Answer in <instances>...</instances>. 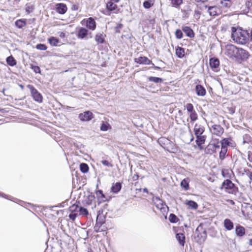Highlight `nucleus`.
<instances>
[{
  "label": "nucleus",
  "instance_id": "nucleus-1",
  "mask_svg": "<svg viewBox=\"0 0 252 252\" xmlns=\"http://www.w3.org/2000/svg\"><path fill=\"white\" fill-rule=\"evenodd\" d=\"M249 34L247 31L240 29L232 28L231 38L236 42L244 44L247 43L249 39Z\"/></svg>",
  "mask_w": 252,
  "mask_h": 252
},
{
  "label": "nucleus",
  "instance_id": "nucleus-2",
  "mask_svg": "<svg viewBox=\"0 0 252 252\" xmlns=\"http://www.w3.org/2000/svg\"><path fill=\"white\" fill-rule=\"evenodd\" d=\"M221 189H224L225 191L229 194L236 195L238 192V188L230 179L225 180L222 183Z\"/></svg>",
  "mask_w": 252,
  "mask_h": 252
},
{
  "label": "nucleus",
  "instance_id": "nucleus-3",
  "mask_svg": "<svg viewBox=\"0 0 252 252\" xmlns=\"http://www.w3.org/2000/svg\"><path fill=\"white\" fill-rule=\"evenodd\" d=\"M27 88L30 90L31 95L34 101L41 103L43 101L42 94L32 85H27Z\"/></svg>",
  "mask_w": 252,
  "mask_h": 252
},
{
  "label": "nucleus",
  "instance_id": "nucleus-4",
  "mask_svg": "<svg viewBox=\"0 0 252 252\" xmlns=\"http://www.w3.org/2000/svg\"><path fill=\"white\" fill-rule=\"evenodd\" d=\"M188 113L189 114V117L191 121L194 122L198 119V115L194 109L193 105L191 103H188L185 105Z\"/></svg>",
  "mask_w": 252,
  "mask_h": 252
},
{
  "label": "nucleus",
  "instance_id": "nucleus-5",
  "mask_svg": "<svg viewBox=\"0 0 252 252\" xmlns=\"http://www.w3.org/2000/svg\"><path fill=\"white\" fill-rule=\"evenodd\" d=\"M105 222V218L102 215H98L96 217L95 225L94 226V231L98 232L103 231V229H101L102 224Z\"/></svg>",
  "mask_w": 252,
  "mask_h": 252
},
{
  "label": "nucleus",
  "instance_id": "nucleus-6",
  "mask_svg": "<svg viewBox=\"0 0 252 252\" xmlns=\"http://www.w3.org/2000/svg\"><path fill=\"white\" fill-rule=\"evenodd\" d=\"M249 54L248 51L241 48H238L236 59L238 61H245L248 59Z\"/></svg>",
  "mask_w": 252,
  "mask_h": 252
},
{
  "label": "nucleus",
  "instance_id": "nucleus-7",
  "mask_svg": "<svg viewBox=\"0 0 252 252\" xmlns=\"http://www.w3.org/2000/svg\"><path fill=\"white\" fill-rule=\"evenodd\" d=\"M210 130L213 134L219 137H220L224 132L223 128L220 125H213Z\"/></svg>",
  "mask_w": 252,
  "mask_h": 252
},
{
  "label": "nucleus",
  "instance_id": "nucleus-8",
  "mask_svg": "<svg viewBox=\"0 0 252 252\" xmlns=\"http://www.w3.org/2000/svg\"><path fill=\"white\" fill-rule=\"evenodd\" d=\"M78 118L83 122L90 121L93 118V114L90 111H87L79 114Z\"/></svg>",
  "mask_w": 252,
  "mask_h": 252
},
{
  "label": "nucleus",
  "instance_id": "nucleus-9",
  "mask_svg": "<svg viewBox=\"0 0 252 252\" xmlns=\"http://www.w3.org/2000/svg\"><path fill=\"white\" fill-rule=\"evenodd\" d=\"M238 47L232 45H227L226 46V50L227 54L230 57H234L236 58Z\"/></svg>",
  "mask_w": 252,
  "mask_h": 252
},
{
  "label": "nucleus",
  "instance_id": "nucleus-10",
  "mask_svg": "<svg viewBox=\"0 0 252 252\" xmlns=\"http://www.w3.org/2000/svg\"><path fill=\"white\" fill-rule=\"evenodd\" d=\"M206 7H208L207 11L211 16H215L218 15L221 12L220 9L217 6L208 7L206 6Z\"/></svg>",
  "mask_w": 252,
  "mask_h": 252
},
{
  "label": "nucleus",
  "instance_id": "nucleus-11",
  "mask_svg": "<svg viewBox=\"0 0 252 252\" xmlns=\"http://www.w3.org/2000/svg\"><path fill=\"white\" fill-rule=\"evenodd\" d=\"M134 61L135 63L139 64H152V65H154V64L152 63V61L149 60L146 57L144 56L135 58Z\"/></svg>",
  "mask_w": 252,
  "mask_h": 252
},
{
  "label": "nucleus",
  "instance_id": "nucleus-12",
  "mask_svg": "<svg viewBox=\"0 0 252 252\" xmlns=\"http://www.w3.org/2000/svg\"><path fill=\"white\" fill-rule=\"evenodd\" d=\"M118 8L117 5L115 2L108 1L106 3V9L107 15H110V12L116 10Z\"/></svg>",
  "mask_w": 252,
  "mask_h": 252
},
{
  "label": "nucleus",
  "instance_id": "nucleus-13",
  "mask_svg": "<svg viewBox=\"0 0 252 252\" xmlns=\"http://www.w3.org/2000/svg\"><path fill=\"white\" fill-rule=\"evenodd\" d=\"M196 139L195 140V142L199 147L200 150L203 149L202 145L204 144L206 139V136L204 135H199V136H195Z\"/></svg>",
  "mask_w": 252,
  "mask_h": 252
},
{
  "label": "nucleus",
  "instance_id": "nucleus-14",
  "mask_svg": "<svg viewBox=\"0 0 252 252\" xmlns=\"http://www.w3.org/2000/svg\"><path fill=\"white\" fill-rule=\"evenodd\" d=\"M56 11L61 14H64L67 11V8L65 4L59 3L56 5Z\"/></svg>",
  "mask_w": 252,
  "mask_h": 252
},
{
  "label": "nucleus",
  "instance_id": "nucleus-15",
  "mask_svg": "<svg viewBox=\"0 0 252 252\" xmlns=\"http://www.w3.org/2000/svg\"><path fill=\"white\" fill-rule=\"evenodd\" d=\"M204 127L200 125L195 124L194 127V132L195 136L202 135L204 132Z\"/></svg>",
  "mask_w": 252,
  "mask_h": 252
},
{
  "label": "nucleus",
  "instance_id": "nucleus-16",
  "mask_svg": "<svg viewBox=\"0 0 252 252\" xmlns=\"http://www.w3.org/2000/svg\"><path fill=\"white\" fill-rule=\"evenodd\" d=\"M86 26L91 30H94L96 28V23L92 17L89 18L86 21Z\"/></svg>",
  "mask_w": 252,
  "mask_h": 252
},
{
  "label": "nucleus",
  "instance_id": "nucleus-17",
  "mask_svg": "<svg viewBox=\"0 0 252 252\" xmlns=\"http://www.w3.org/2000/svg\"><path fill=\"white\" fill-rule=\"evenodd\" d=\"M223 226L227 230H231L234 228L233 222L229 219H226L223 221Z\"/></svg>",
  "mask_w": 252,
  "mask_h": 252
},
{
  "label": "nucleus",
  "instance_id": "nucleus-18",
  "mask_svg": "<svg viewBox=\"0 0 252 252\" xmlns=\"http://www.w3.org/2000/svg\"><path fill=\"white\" fill-rule=\"evenodd\" d=\"M235 233L237 236L241 237L245 234V229L243 226L238 224L236 226Z\"/></svg>",
  "mask_w": 252,
  "mask_h": 252
},
{
  "label": "nucleus",
  "instance_id": "nucleus-19",
  "mask_svg": "<svg viewBox=\"0 0 252 252\" xmlns=\"http://www.w3.org/2000/svg\"><path fill=\"white\" fill-rule=\"evenodd\" d=\"M210 66L213 69L217 68L220 65V61L218 59L212 58L210 59Z\"/></svg>",
  "mask_w": 252,
  "mask_h": 252
},
{
  "label": "nucleus",
  "instance_id": "nucleus-20",
  "mask_svg": "<svg viewBox=\"0 0 252 252\" xmlns=\"http://www.w3.org/2000/svg\"><path fill=\"white\" fill-rule=\"evenodd\" d=\"M195 91L197 95L204 96L206 94L205 89L201 85H197L195 87Z\"/></svg>",
  "mask_w": 252,
  "mask_h": 252
},
{
  "label": "nucleus",
  "instance_id": "nucleus-21",
  "mask_svg": "<svg viewBox=\"0 0 252 252\" xmlns=\"http://www.w3.org/2000/svg\"><path fill=\"white\" fill-rule=\"evenodd\" d=\"M88 33V31L85 28H81L79 30L77 36L79 39H84Z\"/></svg>",
  "mask_w": 252,
  "mask_h": 252
},
{
  "label": "nucleus",
  "instance_id": "nucleus-22",
  "mask_svg": "<svg viewBox=\"0 0 252 252\" xmlns=\"http://www.w3.org/2000/svg\"><path fill=\"white\" fill-rule=\"evenodd\" d=\"M182 30L188 37L190 38L194 37V33L190 27L188 26L184 27L183 28Z\"/></svg>",
  "mask_w": 252,
  "mask_h": 252
},
{
  "label": "nucleus",
  "instance_id": "nucleus-23",
  "mask_svg": "<svg viewBox=\"0 0 252 252\" xmlns=\"http://www.w3.org/2000/svg\"><path fill=\"white\" fill-rule=\"evenodd\" d=\"M122 187V184L120 182L113 183L111 187V191L114 193H117L121 190Z\"/></svg>",
  "mask_w": 252,
  "mask_h": 252
},
{
  "label": "nucleus",
  "instance_id": "nucleus-24",
  "mask_svg": "<svg viewBox=\"0 0 252 252\" xmlns=\"http://www.w3.org/2000/svg\"><path fill=\"white\" fill-rule=\"evenodd\" d=\"M158 142L162 147H164L171 143V141L165 137H161L158 138Z\"/></svg>",
  "mask_w": 252,
  "mask_h": 252
},
{
  "label": "nucleus",
  "instance_id": "nucleus-25",
  "mask_svg": "<svg viewBox=\"0 0 252 252\" xmlns=\"http://www.w3.org/2000/svg\"><path fill=\"white\" fill-rule=\"evenodd\" d=\"M176 238L178 241L179 244L184 246L185 243V236L183 233H178L176 234Z\"/></svg>",
  "mask_w": 252,
  "mask_h": 252
},
{
  "label": "nucleus",
  "instance_id": "nucleus-26",
  "mask_svg": "<svg viewBox=\"0 0 252 252\" xmlns=\"http://www.w3.org/2000/svg\"><path fill=\"white\" fill-rule=\"evenodd\" d=\"M252 7V0H247L245 3V8L242 10L243 14H247L251 10Z\"/></svg>",
  "mask_w": 252,
  "mask_h": 252
},
{
  "label": "nucleus",
  "instance_id": "nucleus-27",
  "mask_svg": "<svg viewBox=\"0 0 252 252\" xmlns=\"http://www.w3.org/2000/svg\"><path fill=\"white\" fill-rule=\"evenodd\" d=\"M175 53H176V56L179 58H180V59L183 58L185 56V49L182 47L178 46L176 48Z\"/></svg>",
  "mask_w": 252,
  "mask_h": 252
},
{
  "label": "nucleus",
  "instance_id": "nucleus-28",
  "mask_svg": "<svg viewBox=\"0 0 252 252\" xmlns=\"http://www.w3.org/2000/svg\"><path fill=\"white\" fill-rule=\"evenodd\" d=\"M189 178H185L181 182V187L183 189H184L185 190H188L189 188Z\"/></svg>",
  "mask_w": 252,
  "mask_h": 252
},
{
  "label": "nucleus",
  "instance_id": "nucleus-29",
  "mask_svg": "<svg viewBox=\"0 0 252 252\" xmlns=\"http://www.w3.org/2000/svg\"><path fill=\"white\" fill-rule=\"evenodd\" d=\"M15 26L19 29H22L27 25L26 19H19L15 21Z\"/></svg>",
  "mask_w": 252,
  "mask_h": 252
},
{
  "label": "nucleus",
  "instance_id": "nucleus-30",
  "mask_svg": "<svg viewBox=\"0 0 252 252\" xmlns=\"http://www.w3.org/2000/svg\"><path fill=\"white\" fill-rule=\"evenodd\" d=\"M104 36L102 33H98L95 36V40L97 44H103L105 42Z\"/></svg>",
  "mask_w": 252,
  "mask_h": 252
},
{
  "label": "nucleus",
  "instance_id": "nucleus-31",
  "mask_svg": "<svg viewBox=\"0 0 252 252\" xmlns=\"http://www.w3.org/2000/svg\"><path fill=\"white\" fill-rule=\"evenodd\" d=\"M6 62L7 64L10 66H14L17 63L16 61L12 56L7 57L6 59Z\"/></svg>",
  "mask_w": 252,
  "mask_h": 252
},
{
  "label": "nucleus",
  "instance_id": "nucleus-32",
  "mask_svg": "<svg viewBox=\"0 0 252 252\" xmlns=\"http://www.w3.org/2000/svg\"><path fill=\"white\" fill-rule=\"evenodd\" d=\"M48 42L52 46H57L59 43V40L56 37L51 36L48 39Z\"/></svg>",
  "mask_w": 252,
  "mask_h": 252
},
{
  "label": "nucleus",
  "instance_id": "nucleus-33",
  "mask_svg": "<svg viewBox=\"0 0 252 252\" xmlns=\"http://www.w3.org/2000/svg\"><path fill=\"white\" fill-rule=\"evenodd\" d=\"M221 7L224 8H228L231 5V1L230 0H218Z\"/></svg>",
  "mask_w": 252,
  "mask_h": 252
},
{
  "label": "nucleus",
  "instance_id": "nucleus-34",
  "mask_svg": "<svg viewBox=\"0 0 252 252\" xmlns=\"http://www.w3.org/2000/svg\"><path fill=\"white\" fill-rule=\"evenodd\" d=\"M230 138H224L220 141V143L221 147L227 148V147L230 145Z\"/></svg>",
  "mask_w": 252,
  "mask_h": 252
},
{
  "label": "nucleus",
  "instance_id": "nucleus-35",
  "mask_svg": "<svg viewBox=\"0 0 252 252\" xmlns=\"http://www.w3.org/2000/svg\"><path fill=\"white\" fill-rule=\"evenodd\" d=\"M227 152V148L221 147V150L219 153V158L221 160H223L225 158L226 154Z\"/></svg>",
  "mask_w": 252,
  "mask_h": 252
},
{
  "label": "nucleus",
  "instance_id": "nucleus-36",
  "mask_svg": "<svg viewBox=\"0 0 252 252\" xmlns=\"http://www.w3.org/2000/svg\"><path fill=\"white\" fill-rule=\"evenodd\" d=\"M148 80L150 82H153L155 83H161L163 82V79L161 78L150 76L148 78Z\"/></svg>",
  "mask_w": 252,
  "mask_h": 252
},
{
  "label": "nucleus",
  "instance_id": "nucleus-37",
  "mask_svg": "<svg viewBox=\"0 0 252 252\" xmlns=\"http://www.w3.org/2000/svg\"><path fill=\"white\" fill-rule=\"evenodd\" d=\"M80 171L83 173H86L88 172L89 168L87 164L82 163L80 164Z\"/></svg>",
  "mask_w": 252,
  "mask_h": 252
},
{
  "label": "nucleus",
  "instance_id": "nucleus-38",
  "mask_svg": "<svg viewBox=\"0 0 252 252\" xmlns=\"http://www.w3.org/2000/svg\"><path fill=\"white\" fill-rule=\"evenodd\" d=\"M187 205H188L191 209H196L198 208L197 203L192 200H189L187 202Z\"/></svg>",
  "mask_w": 252,
  "mask_h": 252
},
{
  "label": "nucleus",
  "instance_id": "nucleus-39",
  "mask_svg": "<svg viewBox=\"0 0 252 252\" xmlns=\"http://www.w3.org/2000/svg\"><path fill=\"white\" fill-rule=\"evenodd\" d=\"M179 219L174 214H170L169 216V220L171 223H176L178 221Z\"/></svg>",
  "mask_w": 252,
  "mask_h": 252
},
{
  "label": "nucleus",
  "instance_id": "nucleus-40",
  "mask_svg": "<svg viewBox=\"0 0 252 252\" xmlns=\"http://www.w3.org/2000/svg\"><path fill=\"white\" fill-rule=\"evenodd\" d=\"M153 4L154 3L152 0H145L143 4L144 7L146 9L150 8Z\"/></svg>",
  "mask_w": 252,
  "mask_h": 252
},
{
  "label": "nucleus",
  "instance_id": "nucleus-41",
  "mask_svg": "<svg viewBox=\"0 0 252 252\" xmlns=\"http://www.w3.org/2000/svg\"><path fill=\"white\" fill-rule=\"evenodd\" d=\"M79 212L80 215L85 216H86L89 214L88 210L83 207L80 206L79 208Z\"/></svg>",
  "mask_w": 252,
  "mask_h": 252
},
{
  "label": "nucleus",
  "instance_id": "nucleus-42",
  "mask_svg": "<svg viewBox=\"0 0 252 252\" xmlns=\"http://www.w3.org/2000/svg\"><path fill=\"white\" fill-rule=\"evenodd\" d=\"M79 207L80 206H79L78 205L74 204L69 207V210L71 213H74L78 210L79 211Z\"/></svg>",
  "mask_w": 252,
  "mask_h": 252
},
{
  "label": "nucleus",
  "instance_id": "nucleus-43",
  "mask_svg": "<svg viewBox=\"0 0 252 252\" xmlns=\"http://www.w3.org/2000/svg\"><path fill=\"white\" fill-rule=\"evenodd\" d=\"M36 48L38 50L44 51L47 49V46L44 44H38L36 45Z\"/></svg>",
  "mask_w": 252,
  "mask_h": 252
},
{
  "label": "nucleus",
  "instance_id": "nucleus-44",
  "mask_svg": "<svg viewBox=\"0 0 252 252\" xmlns=\"http://www.w3.org/2000/svg\"><path fill=\"white\" fill-rule=\"evenodd\" d=\"M175 35L177 39H181L183 37V32L180 29H177L175 32Z\"/></svg>",
  "mask_w": 252,
  "mask_h": 252
},
{
  "label": "nucleus",
  "instance_id": "nucleus-45",
  "mask_svg": "<svg viewBox=\"0 0 252 252\" xmlns=\"http://www.w3.org/2000/svg\"><path fill=\"white\" fill-rule=\"evenodd\" d=\"M31 68L33 70V71L35 73H40V68L38 66L31 64Z\"/></svg>",
  "mask_w": 252,
  "mask_h": 252
},
{
  "label": "nucleus",
  "instance_id": "nucleus-46",
  "mask_svg": "<svg viewBox=\"0 0 252 252\" xmlns=\"http://www.w3.org/2000/svg\"><path fill=\"white\" fill-rule=\"evenodd\" d=\"M229 170L228 169H223L221 171V174L223 177L227 178L229 177Z\"/></svg>",
  "mask_w": 252,
  "mask_h": 252
},
{
  "label": "nucleus",
  "instance_id": "nucleus-47",
  "mask_svg": "<svg viewBox=\"0 0 252 252\" xmlns=\"http://www.w3.org/2000/svg\"><path fill=\"white\" fill-rule=\"evenodd\" d=\"M102 164L106 166L112 167L113 166V165L110 163L107 160H103L101 161Z\"/></svg>",
  "mask_w": 252,
  "mask_h": 252
},
{
  "label": "nucleus",
  "instance_id": "nucleus-48",
  "mask_svg": "<svg viewBox=\"0 0 252 252\" xmlns=\"http://www.w3.org/2000/svg\"><path fill=\"white\" fill-rule=\"evenodd\" d=\"M109 125L103 123L100 126V130L103 131H107L108 129Z\"/></svg>",
  "mask_w": 252,
  "mask_h": 252
},
{
  "label": "nucleus",
  "instance_id": "nucleus-49",
  "mask_svg": "<svg viewBox=\"0 0 252 252\" xmlns=\"http://www.w3.org/2000/svg\"><path fill=\"white\" fill-rule=\"evenodd\" d=\"M26 11L27 13L29 14L32 12L33 9L32 6V5H28L27 4L26 6Z\"/></svg>",
  "mask_w": 252,
  "mask_h": 252
},
{
  "label": "nucleus",
  "instance_id": "nucleus-50",
  "mask_svg": "<svg viewBox=\"0 0 252 252\" xmlns=\"http://www.w3.org/2000/svg\"><path fill=\"white\" fill-rule=\"evenodd\" d=\"M123 27V25L122 24H118L117 26L115 27V32L117 33H120V29H121Z\"/></svg>",
  "mask_w": 252,
  "mask_h": 252
},
{
  "label": "nucleus",
  "instance_id": "nucleus-51",
  "mask_svg": "<svg viewBox=\"0 0 252 252\" xmlns=\"http://www.w3.org/2000/svg\"><path fill=\"white\" fill-rule=\"evenodd\" d=\"M77 217V214L74 213H72L69 215V218L70 220H74Z\"/></svg>",
  "mask_w": 252,
  "mask_h": 252
},
{
  "label": "nucleus",
  "instance_id": "nucleus-52",
  "mask_svg": "<svg viewBox=\"0 0 252 252\" xmlns=\"http://www.w3.org/2000/svg\"><path fill=\"white\" fill-rule=\"evenodd\" d=\"M0 196L3 197V198H6L7 199H9V200H11V196H8V195H7L6 194H5L4 193H2V192H0Z\"/></svg>",
  "mask_w": 252,
  "mask_h": 252
},
{
  "label": "nucleus",
  "instance_id": "nucleus-53",
  "mask_svg": "<svg viewBox=\"0 0 252 252\" xmlns=\"http://www.w3.org/2000/svg\"><path fill=\"white\" fill-rule=\"evenodd\" d=\"M212 146L213 148L216 149H219L220 147V145H219V141L218 139V142L216 143H213L212 144Z\"/></svg>",
  "mask_w": 252,
  "mask_h": 252
},
{
  "label": "nucleus",
  "instance_id": "nucleus-54",
  "mask_svg": "<svg viewBox=\"0 0 252 252\" xmlns=\"http://www.w3.org/2000/svg\"><path fill=\"white\" fill-rule=\"evenodd\" d=\"M96 194L97 195H101V196L102 197V198H105V196H104V194L103 193L102 190H97L96 192Z\"/></svg>",
  "mask_w": 252,
  "mask_h": 252
},
{
  "label": "nucleus",
  "instance_id": "nucleus-55",
  "mask_svg": "<svg viewBox=\"0 0 252 252\" xmlns=\"http://www.w3.org/2000/svg\"><path fill=\"white\" fill-rule=\"evenodd\" d=\"M206 232L205 231H204L202 234H201V240L204 241L206 239Z\"/></svg>",
  "mask_w": 252,
  "mask_h": 252
},
{
  "label": "nucleus",
  "instance_id": "nucleus-56",
  "mask_svg": "<svg viewBox=\"0 0 252 252\" xmlns=\"http://www.w3.org/2000/svg\"><path fill=\"white\" fill-rule=\"evenodd\" d=\"M78 5L77 4H74L72 5L71 9L73 10H77L78 9Z\"/></svg>",
  "mask_w": 252,
  "mask_h": 252
},
{
  "label": "nucleus",
  "instance_id": "nucleus-57",
  "mask_svg": "<svg viewBox=\"0 0 252 252\" xmlns=\"http://www.w3.org/2000/svg\"><path fill=\"white\" fill-rule=\"evenodd\" d=\"M248 159L250 162H252V153L249 154Z\"/></svg>",
  "mask_w": 252,
  "mask_h": 252
},
{
  "label": "nucleus",
  "instance_id": "nucleus-58",
  "mask_svg": "<svg viewBox=\"0 0 252 252\" xmlns=\"http://www.w3.org/2000/svg\"><path fill=\"white\" fill-rule=\"evenodd\" d=\"M229 112H230V113L232 114L234 113L235 110L233 108H229Z\"/></svg>",
  "mask_w": 252,
  "mask_h": 252
},
{
  "label": "nucleus",
  "instance_id": "nucleus-59",
  "mask_svg": "<svg viewBox=\"0 0 252 252\" xmlns=\"http://www.w3.org/2000/svg\"><path fill=\"white\" fill-rule=\"evenodd\" d=\"M60 36L61 37H62V38L64 37H65V34H64V32H61L60 33Z\"/></svg>",
  "mask_w": 252,
  "mask_h": 252
},
{
  "label": "nucleus",
  "instance_id": "nucleus-60",
  "mask_svg": "<svg viewBox=\"0 0 252 252\" xmlns=\"http://www.w3.org/2000/svg\"><path fill=\"white\" fill-rule=\"evenodd\" d=\"M249 37H250L251 41L252 42V30L251 31L250 36Z\"/></svg>",
  "mask_w": 252,
  "mask_h": 252
},
{
  "label": "nucleus",
  "instance_id": "nucleus-61",
  "mask_svg": "<svg viewBox=\"0 0 252 252\" xmlns=\"http://www.w3.org/2000/svg\"><path fill=\"white\" fill-rule=\"evenodd\" d=\"M228 202H229L230 203H231V204H232V205H234V204H235V203H234V201H233V200H230H230H228Z\"/></svg>",
  "mask_w": 252,
  "mask_h": 252
},
{
  "label": "nucleus",
  "instance_id": "nucleus-62",
  "mask_svg": "<svg viewBox=\"0 0 252 252\" xmlns=\"http://www.w3.org/2000/svg\"><path fill=\"white\" fill-rule=\"evenodd\" d=\"M249 177L250 178V179L252 181V172H251L249 174Z\"/></svg>",
  "mask_w": 252,
  "mask_h": 252
},
{
  "label": "nucleus",
  "instance_id": "nucleus-63",
  "mask_svg": "<svg viewBox=\"0 0 252 252\" xmlns=\"http://www.w3.org/2000/svg\"><path fill=\"white\" fill-rule=\"evenodd\" d=\"M249 245L252 246V239L249 240Z\"/></svg>",
  "mask_w": 252,
  "mask_h": 252
},
{
  "label": "nucleus",
  "instance_id": "nucleus-64",
  "mask_svg": "<svg viewBox=\"0 0 252 252\" xmlns=\"http://www.w3.org/2000/svg\"><path fill=\"white\" fill-rule=\"evenodd\" d=\"M143 192H146V193H148V189L147 188L143 189Z\"/></svg>",
  "mask_w": 252,
  "mask_h": 252
}]
</instances>
